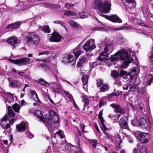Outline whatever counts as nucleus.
<instances>
[{"mask_svg":"<svg viewBox=\"0 0 153 153\" xmlns=\"http://www.w3.org/2000/svg\"><path fill=\"white\" fill-rule=\"evenodd\" d=\"M111 3L110 0H106L104 2L99 0H96L92 3L93 7L95 9L98 10L100 12L99 15L105 17L106 19L114 22L121 23L122 20L116 14L111 16L105 15L101 13H109L111 10Z\"/></svg>","mask_w":153,"mask_h":153,"instance_id":"f257e3e1","label":"nucleus"},{"mask_svg":"<svg viewBox=\"0 0 153 153\" xmlns=\"http://www.w3.org/2000/svg\"><path fill=\"white\" fill-rule=\"evenodd\" d=\"M34 115L36 116L40 120H41L45 123V125L47 126H51L52 122L56 123L59 121V118L56 112L53 110H50L49 113V117L45 119L43 115L40 111L37 110L34 113Z\"/></svg>","mask_w":153,"mask_h":153,"instance_id":"f03ea898","label":"nucleus"},{"mask_svg":"<svg viewBox=\"0 0 153 153\" xmlns=\"http://www.w3.org/2000/svg\"><path fill=\"white\" fill-rule=\"evenodd\" d=\"M104 52L102 51L100 56L98 57V59L102 61L105 60H108L109 59L108 55L113 51V46L111 44L106 45L104 49Z\"/></svg>","mask_w":153,"mask_h":153,"instance_id":"7ed1b4c3","label":"nucleus"},{"mask_svg":"<svg viewBox=\"0 0 153 153\" xmlns=\"http://www.w3.org/2000/svg\"><path fill=\"white\" fill-rule=\"evenodd\" d=\"M127 52L123 50L121 51H118L116 54L111 57H109L112 61L117 60L127 59L128 60V56L127 55Z\"/></svg>","mask_w":153,"mask_h":153,"instance_id":"20e7f679","label":"nucleus"},{"mask_svg":"<svg viewBox=\"0 0 153 153\" xmlns=\"http://www.w3.org/2000/svg\"><path fill=\"white\" fill-rule=\"evenodd\" d=\"M135 136L142 143H147L149 140V136L147 133L137 131L135 133Z\"/></svg>","mask_w":153,"mask_h":153,"instance_id":"39448f33","label":"nucleus"},{"mask_svg":"<svg viewBox=\"0 0 153 153\" xmlns=\"http://www.w3.org/2000/svg\"><path fill=\"white\" fill-rule=\"evenodd\" d=\"M27 41L31 42L35 44L39 42V38L38 35L34 32H29L28 35L26 37Z\"/></svg>","mask_w":153,"mask_h":153,"instance_id":"423d86ee","label":"nucleus"},{"mask_svg":"<svg viewBox=\"0 0 153 153\" xmlns=\"http://www.w3.org/2000/svg\"><path fill=\"white\" fill-rule=\"evenodd\" d=\"M9 61L11 63L21 66L27 65L29 63L30 59L28 57H25L15 60L10 59H9Z\"/></svg>","mask_w":153,"mask_h":153,"instance_id":"0eeeda50","label":"nucleus"},{"mask_svg":"<svg viewBox=\"0 0 153 153\" xmlns=\"http://www.w3.org/2000/svg\"><path fill=\"white\" fill-rule=\"evenodd\" d=\"M94 39H91L86 41L83 45V49L86 51H91L96 48Z\"/></svg>","mask_w":153,"mask_h":153,"instance_id":"6e6552de","label":"nucleus"},{"mask_svg":"<svg viewBox=\"0 0 153 153\" xmlns=\"http://www.w3.org/2000/svg\"><path fill=\"white\" fill-rule=\"evenodd\" d=\"M139 122V126L142 128H146L150 127V122L148 120L143 117L139 118L137 120Z\"/></svg>","mask_w":153,"mask_h":153,"instance_id":"1a4fd4ad","label":"nucleus"},{"mask_svg":"<svg viewBox=\"0 0 153 153\" xmlns=\"http://www.w3.org/2000/svg\"><path fill=\"white\" fill-rule=\"evenodd\" d=\"M119 126L122 129H126L130 130L128 124L127 122V117L123 116L121 117L119 122Z\"/></svg>","mask_w":153,"mask_h":153,"instance_id":"9d476101","label":"nucleus"},{"mask_svg":"<svg viewBox=\"0 0 153 153\" xmlns=\"http://www.w3.org/2000/svg\"><path fill=\"white\" fill-rule=\"evenodd\" d=\"M6 106L7 108L8 111V114L7 115H5L1 119V122H3L4 121H6L10 118L14 117L15 116V114H14L13 111L12 110L11 107L9 106H7V104Z\"/></svg>","mask_w":153,"mask_h":153,"instance_id":"9b49d317","label":"nucleus"},{"mask_svg":"<svg viewBox=\"0 0 153 153\" xmlns=\"http://www.w3.org/2000/svg\"><path fill=\"white\" fill-rule=\"evenodd\" d=\"M75 59V57L71 54H65L63 57L62 62L65 64L71 63Z\"/></svg>","mask_w":153,"mask_h":153,"instance_id":"f8f14e48","label":"nucleus"},{"mask_svg":"<svg viewBox=\"0 0 153 153\" xmlns=\"http://www.w3.org/2000/svg\"><path fill=\"white\" fill-rule=\"evenodd\" d=\"M62 37L57 33H52V36L49 40L51 42H59L61 41Z\"/></svg>","mask_w":153,"mask_h":153,"instance_id":"ddd939ff","label":"nucleus"},{"mask_svg":"<svg viewBox=\"0 0 153 153\" xmlns=\"http://www.w3.org/2000/svg\"><path fill=\"white\" fill-rule=\"evenodd\" d=\"M110 106L114 108L115 112L123 114L125 112L124 110L117 104L113 103L111 104Z\"/></svg>","mask_w":153,"mask_h":153,"instance_id":"4468645a","label":"nucleus"},{"mask_svg":"<svg viewBox=\"0 0 153 153\" xmlns=\"http://www.w3.org/2000/svg\"><path fill=\"white\" fill-rule=\"evenodd\" d=\"M7 42L13 46L12 49H13L15 47L14 45L19 43L20 40L14 37H10L8 39Z\"/></svg>","mask_w":153,"mask_h":153,"instance_id":"2eb2a0df","label":"nucleus"},{"mask_svg":"<svg viewBox=\"0 0 153 153\" xmlns=\"http://www.w3.org/2000/svg\"><path fill=\"white\" fill-rule=\"evenodd\" d=\"M83 42H81L78 46L75 48L73 51V53L74 54L76 59H77L81 53V48L80 47L82 45Z\"/></svg>","mask_w":153,"mask_h":153,"instance_id":"dca6fc26","label":"nucleus"},{"mask_svg":"<svg viewBox=\"0 0 153 153\" xmlns=\"http://www.w3.org/2000/svg\"><path fill=\"white\" fill-rule=\"evenodd\" d=\"M9 84L13 87L20 86L22 85L21 83H19V81H16L12 78H8Z\"/></svg>","mask_w":153,"mask_h":153,"instance_id":"f3484780","label":"nucleus"},{"mask_svg":"<svg viewBox=\"0 0 153 153\" xmlns=\"http://www.w3.org/2000/svg\"><path fill=\"white\" fill-rule=\"evenodd\" d=\"M88 62L87 59L85 57L82 56L79 59V62H78L76 66L81 67L84 66Z\"/></svg>","mask_w":153,"mask_h":153,"instance_id":"a211bd4d","label":"nucleus"},{"mask_svg":"<svg viewBox=\"0 0 153 153\" xmlns=\"http://www.w3.org/2000/svg\"><path fill=\"white\" fill-rule=\"evenodd\" d=\"M21 24V23L19 22H15L8 25L6 27V28L8 30L12 29L13 28H17Z\"/></svg>","mask_w":153,"mask_h":153,"instance_id":"6ab92c4d","label":"nucleus"},{"mask_svg":"<svg viewBox=\"0 0 153 153\" xmlns=\"http://www.w3.org/2000/svg\"><path fill=\"white\" fill-rule=\"evenodd\" d=\"M102 111H100V114L99 116V118L100 119L101 123V128L102 131H104L108 130V129L106 128L104 124V120L102 116Z\"/></svg>","mask_w":153,"mask_h":153,"instance_id":"aec40b11","label":"nucleus"},{"mask_svg":"<svg viewBox=\"0 0 153 153\" xmlns=\"http://www.w3.org/2000/svg\"><path fill=\"white\" fill-rule=\"evenodd\" d=\"M4 94L7 96V101L5 100V102L7 103V101L8 102L10 103L14 101V99L13 95L10 92H5Z\"/></svg>","mask_w":153,"mask_h":153,"instance_id":"412c9836","label":"nucleus"},{"mask_svg":"<svg viewBox=\"0 0 153 153\" xmlns=\"http://www.w3.org/2000/svg\"><path fill=\"white\" fill-rule=\"evenodd\" d=\"M127 55L128 56V60H127V59H122L124 61V62L122 65V68L123 69L126 68L127 67L129 63L130 62V58L128 55V52H127Z\"/></svg>","mask_w":153,"mask_h":153,"instance_id":"4be33fe9","label":"nucleus"},{"mask_svg":"<svg viewBox=\"0 0 153 153\" xmlns=\"http://www.w3.org/2000/svg\"><path fill=\"white\" fill-rule=\"evenodd\" d=\"M37 67L45 71H48L50 69V67L48 65L44 64L38 65Z\"/></svg>","mask_w":153,"mask_h":153,"instance_id":"5701e85b","label":"nucleus"},{"mask_svg":"<svg viewBox=\"0 0 153 153\" xmlns=\"http://www.w3.org/2000/svg\"><path fill=\"white\" fill-rule=\"evenodd\" d=\"M81 97L82 98V101L85 103L84 106H87L89 105V100L86 95L83 94Z\"/></svg>","mask_w":153,"mask_h":153,"instance_id":"b1692460","label":"nucleus"},{"mask_svg":"<svg viewBox=\"0 0 153 153\" xmlns=\"http://www.w3.org/2000/svg\"><path fill=\"white\" fill-rule=\"evenodd\" d=\"M25 127V124L24 122L20 123L19 125H17L16 128L19 131L22 130H24Z\"/></svg>","mask_w":153,"mask_h":153,"instance_id":"393cba45","label":"nucleus"},{"mask_svg":"<svg viewBox=\"0 0 153 153\" xmlns=\"http://www.w3.org/2000/svg\"><path fill=\"white\" fill-rule=\"evenodd\" d=\"M133 22L135 24H138L139 25L146 27H148V26L146 25L143 22H141L140 20L137 19L135 18L133 19Z\"/></svg>","mask_w":153,"mask_h":153,"instance_id":"a878e982","label":"nucleus"},{"mask_svg":"<svg viewBox=\"0 0 153 153\" xmlns=\"http://www.w3.org/2000/svg\"><path fill=\"white\" fill-rule=\"evenodd\" d=\"M142 10L144 16L146 17H148V16L149 14V10L148 7L147 6L145 7H143L142 8Z\"/></svg>","mask_w":153,"mask_h":153,"instance_id":"bb28decb","label":"nucleus"},{"mask_svg":"<svg viewBox=\"0 0 153 153\" xmlns=\"http://www.w3.org/2000/svg\"><path fill=\"white\" fill-rule=\"evenodd\" d=\"M62 89V87L60 84H58L56 87H53V91L54 93H59Z\"/></svg>","mask_w":153,"mask_h":153,"instance_id":"cd10ccee","label":"nucleus"},{"mask_svg":"<svg viewBox=\"0 0 153 153\" xmlns=\"http://www.w3.org/2000/svg\"><path fill=\"white\" fill-rule=\"evenodd\" d=\"M109 88V87L107 84H104L100 88V90L104 92L108 90Z\"/></svg>","mask_w":153,"mask_h":153,"instance_id":"c85d7f7f","label":"nucleus"},{"mask_svg":"<svg viewBox=\"0 0 153 153\" xmlns=\"http://www.w3.org/2000/svg\"><path fill=\"white\" fill-rule=\"evenodd\" d=\"M40 29L41 30L45 33H49L50 32L49 27L48 25H46L44 27H40Z\"/></svg>","mask_w":153,"mask_h":153,"instance_id":"c756f323","label":"nucleus"},{"mask_svg":"<svg viewBox=\"0 0 153 153\" xmlns=\"http://www.w3.org/2000/svg\"><path fill=\"white\" fill-rule=\"evenodd\" d=\"M120 116V114H116L114 115H109L108 116V117L113 120H118Z\"/></svg>","mask_w":153,"mask_h":153,"instance_id":"7c9ffc66","label":"nucleus"},{"mask_svg":"<svg viewBox=\"0 0 153 153\" xmlns=\"http://www.w3.org/2000/svg\"><path fill=\"white\" fill-rule=\"evenodd\" d=\"M12 108L14 111L17 112L19 113V110L21 108V107L17 104H15L12 106Z\"/></svg>","mask_w":153,"mask_h":153,"instance_id":"2f4dec72","label":"nucleus"},{"mask_svg":"<svg viewBox=\"0 0 153 153\" xmlns=\"http://www.w3.org/2000/svg\"><path fill=\"white\" fill-rule=\"evenodd\" d=\"M64 14L67 16H75L76 15V13L74 12L71 11L70 10H67L65 12Z\"/></svg>","mask_w":153,"mask_h":153,"instance_id":"473e14b6","label":"nucleus"},{"mask_svg":"<svg viewBox=\"0 0 153 153\" xmlns=\"http://www.w3.org/2000/svg\"><path fill=\"white\" fill-rule=\"evenodd\" d=\"M120 76L123 77V78L125 79H126L128 77V73L127 74L126 71H121L120 73Z\"/></svg>","mask_w":153,"mask_h":153,"instance_id":"72a5a7b5","label":"nucleus"},{"mask_svg":"<svg viewBox=\"0 0 153 153\" xmlns=\"http://www.w3.org/2000/svg\"><path fill=\"white\" fill-rule=\"evenodd\" d=\"M115 138L117 144L120 146L122 143V139L120 137L119 135H117L116 136Z\"/></svg>","mask_w":153,"mask_h":153,"instance_id":"f704fd0d","label":"nucleus"},{"mask_svg":"<svg viewBox=\"0 0 153 153\" xmlns=\"http://www.w3.org/2000/svg\"><path fill=\"white\" fill-rule=\"evenodd\" d=\"M89 142L93 146V147L95 148L97 143V141L96 140H89Z\"/></svg>","mask_w":153,"mask_h":153,"instance_id":"c9c22d12","label":"nucleus"},{"mask_svg":"<svg viewBox=\"0 0 153 153\" xmlns=\"http://www.w3.org/2000/svg\"><path fill=\"white\" fill-rule=\"evenodd\" d=\"M88 76L86 75H83L82 80L83 84L85 85H86L88 82Z\"/></svg>","mask_w":153,"mask_h":153,"instance_id":"e433bc0d","label":"nucleus"},{"mask_svg":"<svg viewBox=\"0 0 153 153\" xmlns=\"http://www.w3.org/2000/svg\"><path fill=\"white\" fill-rule=\"evenodd\" d=\"M104 133L106 137L108 140H109L111 142H113V137L105 131H104Z\"/></svg>","mask_w":153,"mask_h":153,"instance_id":"4c0bfd02","label":"nucleus"},{"mask_svg":"<svg viewBox=\"0 0 153 153\" xmlns=\"http://www.w3.org/2000/svg\"><path fill=\"white\" fill-rule=\"evenodd\" d=\"M39 83L40 84L45 86H48L50 85L49 83L47 82L44 79H39Z\"/></svg>","mask_w":153,"mask_h":153,"instance_id":"58836bf2","label":"nucleus"},{"mask_svg":"<svg viewBox=\"0 0 153 153\" xmlns=\"http://www.w3.org/2000/svg\"><path fill=\"white\" fill-rule=\"evenodd\" d=\"M69 23L71 26L74 28L76 27H79L80 26L76 22L72 21H69Z\"/></svg>","mask_w":153,"mask_h":153,"instance_id":"ea45409f","label":"nucleus"},{"mask_svg":"<svg viewBox=\"0 0 153 153\" xmlns=\"http://www.w3.org/2000/svg\"><path fill=\"white\" fill-rule=\"evenodd\" d=\"M127 3L130 5L131 7H134L136 6L134 0H126Z\"/></svg>","mask_w":153,"mask_h":153,"instance_id":"a19ab883","label":"nucleus"},{"mask_svg":"<svg viewBox=\"0 0 153 153\" xmlns=\"http://www.w3.org/2000/svg\"><path fill=\"white\" fill-rule=\"evenodd\" d=\"M139 118H137L136 120H132L131 121V123L132 125L135 126H139V122L138 121Z\"/></svg>","mask_w":153,"mask_h":153,"instance_id":"79ce46f5","label":"nucleus"},{"mask_svg":"<svg viewBox=\"0 0 153 153\" xmlns=\"http://www.w3.org/2000/svg\"><path fill=\"white\" fill-rule=\"evenodd\" d=\"M94 30L99 31H106V29L105 28L101 27H94L93 29Z\"/></svg>","mask_w":153,"mask_h":153,"instance_id":"37998d69","label":"nucleus"},{"mask_svg":"<svg viewBox=\"0 0 153 153\" xmlns=\"http://www.w3.org/2000/svg\"><path fill=\"white\" fill-rule=\"evenodd\" d=\"M32 97L35 101L38 102L39 101L37 95L35 91H33V94Z\"/></svg>","mask_w":153,"mask_h":153,"instance_id":"c03bdc74","label":"nucleus"},{"mask_svg":"<svg viewBox=\"0 0 153 153\" xmlns=\"http://www.w3.org/2000/svg\"><path fill=\"white\" fill-rule=\"evenodd\" d=\"M139 153H148L146 147L144 146H142L140 149Z\"/></svg>","mask_w":153,"mask_h":153,"instance_id":"a18cd8bd","label":"nucleus"},{"mask_svg":"<svg viewBox=\"0 0 153 153\" xmlns=\"http://www.w3.org/2000/svg\"><path fill=\"white\" fill-rule=\"evenodd\" d=\"M138 86L137 85H132L130 88L129 91H130L135 92L137 90Z\"/></svg>","mask_w":153,"mask_h":153,"instance_id":"49530a36","label":"nucleus"},{"mask_svg":"<svg viewBox=\"0 0 153 153\" xmlns=\"http://www.w3.org/2000/svg\"><path fill=\"white\" fill-rule=\"evenodd\" d=\"M53 22L55 24H60L65 29L66 28L65 27L66 24L64 22L62 21H54Z\"/></svg>","mask_w":153,"mask_h":153,"instance_id":"de8ad7c7","label":"nucleus"},{"mask_svg":"<svg viewBox=\"0 0 153 153\" xmlns=\"http://www.w3.org/2000/svg\"><path fill=\"white\" fill-rule=\"evenodd\" d=\"M77 141V145L76 146V151L77 152H79L80 150V140L78 138H77L76 140Z\"/></svg>","mask_w":153,"mask_h":153,"instance_id":"09e8293b","label":"nucleus"},{"mask_svg":"<svg viewBox=\"0 0 153 153\" xmlns=\"http://www.w3.org/2000/svg\"><path fill=\"white\" fill-rule=\"evenodd\" d=\"M97 62H90V68L91 69H92L94 67H96L97 65Z\"/></svg>","mask_w":153,"mask_h":153,"instance_id":"8fccbe9b","label":"nucleus"},{"mask_svg":"<svg viewBox=\"0 0 153 153\" xmlns=\"http://www.w3.org/2000/svg\"><path fill=\"white\" fill-rule=\"evenodd\" d=\"M111 75L114 78H117L119 76V73L116 71H113L111 72Z\"/></svg>","mask_w":153,"mask_h":153,"instance_id":"3c124183","label":"nucleus"},{"mask_svg":"<svg viewBox=\"0 0 153 153\" xmlns=\"http://www.w3.org/2000/svg\"><path fill=\"white\" fill-rule=\"evenodd\" d=\"M103 81L101 79L98 80H97V87H100L102 85H103Z\"/></svg>","mask_w":153,"mask_h":153,"instance_id":"603ef678","label":"nucleus"},{"mask_svg":"<svg viewBox=\"0 0 153 153\" xmlns=\"http://www.w3.org/2000/svg\"><path fill=\"white\" fill-rule=\"evenodd\" d=\"M136 73V70L133 68L130 70L129 72L128 73V75H132L135 74Z\"/></svg>","mask_w":153,"mask_h":153,"instance_id":"864d4df0","label":"nucleus"},{"mask_svg":"<svg viewBox=\"0 0 153 153\" xmlns=\"http://www.w3.org/2000/svg\"><path fill=\"white\" fill-rule=\"evenodd\" d=\"M63 133V132L61 130H59L58 131L56 132V134H57L61 138H63L64 137V136L62 134Z\"/></svg>","mask_w":153,"mask_h":153,"instance_id":"5fc2aeb1","label":"nucleus"},{"mask_svg":"<svg viewBox=\"0 0 153 153\" xmlns=\"http://www.w3.org/2000/svg\"><path fill=\"white\" fill-rule=\"evenodd\" d=\"M131 27V26H128L126 27H123L120 28H113V30H120L123 29V28H126V29H129Z\"/></svg>","mask_w":153,"mask_h":153,"instance_id":"6e6d98bb","label":"nucleus"},{"mask_svg":"<svg viewBox=\"0 0 153 153\" xmlns=\"http://www.w3.org/2000/svg\"><path fill=\"white\" fill-rule=\"evenodd\" d=\"M106 104V102L103 100H101L100 102L99 107L101 108L102 106L105 105Z\"/></svg>","mask_w":153,"mask_h":153,"instance_id":"4d7b16f0","label":"nucleus"},{"mask_svg":"<svg viewBox=\"0 0 153 153\" xmlns=\"http://www.w3.org/2000/svg\"><path fill=\"white\" fill-rule=\"evenodd\" d=\"M26 135L27 137L29 138H32L34 137L33 135L29 131H27L26 132Z\"/></svg>","mask_w":153,"mask_h":153,"instance_id":"13d9d810","label":"nucleus"},{"mask_svg":"<svg viewBox=\"0 0 153 153\" xmlns=\"http://www.w3.org/2000/svg\"><path fill=\"white\" fill-rule=\"evenodd\" d=\"M38 61H42L44 62H48L50 61V59H49L48 58L45 59H36Z\"/></svg>","mask_w":153,"mask_h":153,"instance_id":"bf43d9fd","label":"nucleus"},{"mask_svg":"<svg viewBox=\"0 0 153 153\" xmlns=\"http://www.w3.org/2000/svg\"><path fill=\"white\" fill-rule=\"evenodd\" d=\"M137 91L139 94H142L143 92V89L142 87L138 88V87Z\"/></svg>","mask_w":153,"mask_h":153,"instance_id":"052dcab7","label":"nucleus"},{"mask_svg":"<svg viewBox=\"0 0 153 153\" xmlns=\"http://www.w3.org/2000/svg\"><path fill=\"white\" fill-rule=\"evenodd\" d=\"M74 6V4H66L65 5V7L67 9H69L72 7Z\"/></svg>","mask_w":153,"mask_h":153,"instance_id":"680f3d73","label":"nucleus"},{"mask_svg":"<svg viewBox=\"0 0 153 153\" xmlns=\"http://www.w3.org/2000/svg\"><path fill=\"white\" fill-rule=\"evenodd\" d=\"M152 82L151 78L148 79L147 82L146 83V86H149L151 85V83Z\"/></svg>","mask_w":153,"mask_h":153,"instance_id":"e2e57ef3","label":"nucleus"},{"mask_svg":"<svg viewBox=\"0 0 153 153\" xmlns=\"http://www.w3.org/2000/svg\"><path fill=\"white\" fill-rule=\"evenodd\" d=\"M88 14H82L80 16L79 18H82V19H84L85 18H86L88 17Z\"/></svg>","mask_w":153,"mask_h":153,"instance_id":"0e129e2a","label":"nucleus"},{"mask_svg":"<svg viewBox=\"0 0 153 153\" xmlns=\"http://www.w3.org/2000/svg\"><path fill=\"white\" fill-rule=\"evenodd\" d=\"M10 123H7L6 125V126H1L2 127L3 129H7L8 128H9L10 126Z\"/></svg>","mask_w":153,"mask_h":153,"instance_id":"69168bd1","label":"nucleus"},{"mask_svg":"<svg viewBox=\"0 0 153 153\" xmlns=\"http://www.w3.org/2000/svg\"><path fill=\"white\" fill-rule=\"evenodd\" d=\"M128 83L125 84L123 86V88L124 90H126L128 89Z\"/></svg>","mask_w":153,"mask_h":153,"instance_id":"338daca9","label":"nucleus"},{"mask_svg":"<svg viewBox=\"0 0 153 153\" xmlns=\"http://www.w3.org/2000/svg\"><path fill=\"white\" fill-rule=\"evenodd\" d=\"M18 73L19 75H21L22 76H24L25 77H26V74L22 72H18Z\"/></svg>","mask_w":153,"mask_h":153,"instance_id":"774afa93","label":"nucleus"}]
</instances>
